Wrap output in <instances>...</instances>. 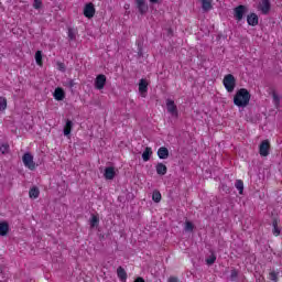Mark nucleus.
Instances as JSON below:
<instances>
[{
  "label": "nucleus",
  "instance_id": "obj_28",
  "mask_svg": "<svg viewBox=\"0 0 282 282\" xmlns=\"http://www.w3.org/2000/svg\"><path fill=\"white\" fill-rule=\"evenodd\" d=\"M235 187L239 191V195H243V181L237 180L235 183Z\"/></svg>",
  "mask_w": 282,
  "mask_h": 282
},
{
  "label": "nucleus",
  "instance_id": "obj_5",
  "mask_svg": "<svg viewBox=\"0 0 282 282\" xmlns=\"http://www.w3.org/2000/svg\"><path fill=\"white\" fill-rule=\"evenodd\" d=\"M166 109L167 113H170L173 118H180V111L177 110V106L173 99H166Z\"/></svg>",
  "mask_w": 282,
  "mask_h": 282
},
{
  "label": "nucleus",
  "instance_id": "obj_15",
  "mask_svg": "<svg viewBox=\"0 0 282 282\" xmlns=\"http://www.w3.org/2000/svg\"><path fill=\"white\" fill-rule=\"evenodd\" d=\"M156 153L160 160H169V149L166 147L159 148Z\"/></svg>",
  "mask_w": 282,
  "mask_h": 282
},
{
  "label": "nucleus",
  "instance_id": "obj_39",
  "mask_svg": "<svg viewBox=\"0 0 282 282\" xmlns=\"http://www.w3.org/2000/svg\"><path fill=\"white\" fill-rule=\"evenodd\" d=\"M167 282H180V280L175 276L169 278Z\"/></svg>",
  "mask_w": 282,
  "mask_h": 282
},
{
  "label": "nucleus",
  "instance_id": "obj_18",
  "mask_svg": "<svg viewBox=\"0 0 282 282\" xmlns=\"http://www.w3.org/2000/svg\"><path fill=\"white\" fill-rule=\"evenodd\" d=\"M155 169H156L158 175H166L169 171V167H166L164 163H158Z\"/></svg>",
  "mask_w": 282,
  "mask_h": 282
},
{
  "label": "nucleus",
  "instance_id": "obj_4",
  "mask_svg": "<svg viewBox=\"0 0 282 282\" xmlns=\"http://www.w3.org/2000/svg\"><path fill=\"white\" fill-rule=\"evenodd\" d=\"M248 12V7L243 6V4H240L238 7H236L234 9V17L236 19V21H242L243 20V17H246Z\"/></svg>",
  "mask_w": 282,
  "mask_h": 282
},
{
  "label": "nucleus",
  "instance_id": "obj_23",
  "mask_svg": "<svg viewBox=\"0 0 282 282\" xmlns=\"http://www.w3.org/2000/svg\"><path fill=\"white\" fill-rule=\"evenodd\" d=\"M272 226H273V235L274 237H279V235H281V229L279 228V220H276L275 218L272 221Z\"/></svg>",
  "mask_w": 282,
  "mask_h": 282
},
{
  "label": "nucleus",
  "instance_id": "obj_14",
  "mask_svg": "<svg viewBox=\"0 0 282 282\" xmlns=\"http://www.w3.org/2000/svg\"><path fill=\"white\" fill-rule=\"evenodd\" d=\"M10 232V224L8 221L0 223V237H6Z\"/></svg>",
  "mask_w": 282,
  "mask_h": 282
},
{
  "label": "nucleus",
  "instance_id": "obj_32",
  "mask_svg": "<svg viewBox=\"0 0 282 282\" xmlns=\"http://www.w3.org/2000/svg\"><path fill=\"white\" fill-rule=\"evenodd\" d=\"M68 39L69 41H76V31L72 28L68 29Z\"/></svg>",
  "mask_w": 282,
  "mask_h": 282
},
{
  "label": "nucleus",
  "instance_id": "obj_38",
  "mask_svg": "<svg viewBox=\"0 0 282 282\" xmlns=\"http://www.w3.org/2000/svg\"><path fill=\"white\" fill-rule=\"evenodd\" d=\"M270 279H271V281H276V279H278L276 272H271L270 273Z\"/></svg>",
  "mask_w": 282,
  "mask_h": 282
},
{
  "label": "nucleus",
  "instance_id": "obj_7",
  "mask_svg": "<svg viewBox=\"0 0 282 282\" xmlns=\"http://www.w3.org/2000/svg\"><path fill=\"white\" fill-rule=\"evenodd\" d=\"M259 153L262 158H268L270 155V141L264 140L259 145Z\"/></svg>",
  "mask_w": 282,
  "mask_h": 282
},
{
  "label": "nucleus",
  "instance_id": "obj_8",
  "mask_svg": "<svg viewBox=\"0 0 282 282\" xmlns=\"http://www.w3.org/2000/svg\"><path fill=\"white\" fill-rule=\"evenodd\" d=\"M96 14V7L94 6V3H87L84 7V17H86V19H94V15Z\"/></svg>",
  "mask_w": 282,
  "mask_h": 282
},
{
  "label": "nucleus",
  "instance_id": "obj_9",
  "mask_svg": "<svg viewBox=\"0 0 282 282\" xmlns=\"http://www.w3.org/2000/svg\"><path fill=\"white\" fill-rule=\"evenodd\" d=\"M106 85H107V76L102 74L97 75L95 79V89H98V90L105 89Z\"/></svg>",
  "mask_w": 282,
  "mask_h": 282
},
{
  "label": "nucleus",
  "instance_id": "obj_33",
  "mask_svg": "<svg viewBox=\"0 0 282 282\" xmlns=\"http://www.w3.org/2000/svg\"><path fill=\"white\" fill-rule=\"evenodd\" d=\"M33 8H34V10H41V8H43V1L34 0L33 1Z\"/></svg>",
  "mask_w": 282,
  "mask_h": 282
},
{
  "label": "nucleus",
  "instance_id": "obj_20",
  "mask_svg": "<svg viewBox=\"0 0 282 282\" xmlns=\"http://www.w3.org/2000/svg\"><path fill=\"white\" fill-rule=\"evenodd\" d=\"M271 96L273 98L274 107L276 108L281 107V96H279V94H276L275 90H272Z\"/></svg>",
  "mask_w": 282,
  "mask_h": 282
},
{
  "label": "nucleus",
  "instance_id": "obj_41",
  "mask_svg": "<svg viewBox=\"0 0 282 282\" xmlns=\"http://www.w3.org/2000/svg\"><path fill=\"white\" fill-rule=\"evenodd\" d=\"M142 47L140 46V44L138 45V56H142Z\"/></svg>",
  "mask_w": 282,
  "mask_h": 282
},
{
  "label": "nucleus",
  "instance_id": "obj_26",
  "mask_svg": "<svg viewBox=\"0 0 282 282\" xmlns=\"http://www.w3.org/2000/svg\"><path fill=\"white\" fill-rule=\"evenodd\" d=\"M195 230V225L191 223V220L185 221L184 231L185 232H193Z\"/></svg>",
  "mask_w": 282,
  "mask_h": 282
},
{
  "label": "nucleus",
  "instance_id": "obj_2",
  "mask_svg": "<svg viewBox=\"0 0 282 282\" xmlns=\"http://www.w3.org/2000/svg\"><path fill=\"white\" fill-rule=\"evenodd\" d=\"M223 85L229 94H232L237 87V78H235V75L228 74L224 77Z\"/></svg>",
  "mask_w": 282,
  "mask_h": 282
},
{
  "label": "nucleus",
  "instance_id": "obj_42",
  "mask_svg": "<svg viewBox=\"0 0 282 282\" xmlns=\"http://www.w3.org/2000/svg\"><path fill=\"white\" fill-rule=\"evenodd\" d=\"M134 282H144V280L142 278H137Z\"/></svg>",
  "mask_w": 282,
  "mask_h": 282
},
{
  "label": "nucleus",
  "instance_id": "obj_11",
  "mask_svg": "<svg viewBox=\"0 0 282 282\" xmlns=\"http://www.w3.org/2000/svg\"><path fill=\"white\" fill-rule=\"evenodd\" d=\"M247 23L252 28L259 25V15H257V13H250L247 15Z\"/></svg>",
  "mask_w": 282,
  "mask_h": 282
},
{
  "label": "nucleus",
  "instance_id": "obj_24",
  "mask_svg": "<svg viewBox=\"0 0 282 282\" xmlns=\"http://www.w3.org/2000/svg\"><path fill=\"white\" fill-rule=\"evenodd\" d=\"M39 195H41V192L39 191V187H32L29 191V196L33 199H37Z\"/></svg>",
  "mask_w": 282,
  "mask_h": 282
},
{
  "label": "nucleus",
  "instance_id": "obj_34",
  "mask_svg": "<svg viewBox=\"0 0 282 282\" xmlns=\"http://www.w3.org/2000/svg\"><path fill=\"white\" fill-rule=\"evenodd\" d=\"M8 107V101L6 98H0V111H4V109Z\"/></svg>",
  "mask_w": 282,
  "mask_h": 282
},
{
  "label": "nucleus",
  "instance_id": "obj_12",
  "mask_svg": "<svg viewBox=\"0 0 282 282\" xmlns=\"http://www.w3.org/2000/svg\"><path fill=\"white\" fill-rule=\"evenodd\" d=\"M53 97L57 101L65 100V90L61 87L55 88L53 93Z\"/></svg>",
  "mask_w": 282,
  "mask_h": 282
},
{
  "label": "nucleus",
  "instance_id": "obj_17",
  "mask_svg": "<svg viewBox=\"0 0 282 282\" xmlns=\"http://www.w3.org/2000/svg\"><path fill=\"white\" fill-rule=\"evenodd\" d=\"M72 129H74V122L72 120H66V124L64 127V135H70Z\"/></svg>",
  "mask_w": 282,
  "mask_h": 282
},
{
  "label": "nucleus",
  "instance_id": "obj_1",
  "mask_svg": "<svg viewBox=\"0 0 282 282\" xmlns=\"http://www.w3.org/2000/svg\"><path fill=\"white\" fill-rule=\"evenodd\" d=\"M250 91L246 88H240L234 97V105L236 107H248L250 105Z\"/></svg>",
  "mask_w": 282,
  "mask_h": 282
},
{
  "label": "nucleus",
  "instance_id": "obj_37",
  "mask_svg": "<svg viewBox=\"0 0 282 282\" xmlns=\"http://www.w3.org/2000/svg\"><path fill=\"white\" fill-rule=\"evenodd\" d=\"M9 149H10V145H8V144H2V145L0 147V151H1V153H3V154L8 153Z\"/></svg>",
  "mask_w": 282,
  "mask_h": 282
},
{
  "label": "nucleus",
  "instance_id": "obj_16",
  "mask_svg": "<svg viewBox=\"0 0 282 282\" xmlns=\"http://www.w3.org/2000/svg\"><path fill=\"white\" fill-rule=\"evenodd\" d=\"M151 155H153V150L147 147L142 153L143 162H149V160H151Z\"/></svg>",
  "mask_w": 282,
  "mask_h": 282
},
{
  "label": "nucleus",
  "instance_id": "obj_6",
  "mask_svg": "<svg viewBox=\"0 0 282 282\" xmlns=\"http://www.w3.org/2000/svg\"><path fill=\"white\" fill-rule=\"evenodd\" d=\"M134 3L139 14L144 15L149 12V4L147 3V0H135Z\"/></svg>",
  "mask_w": 282,
  "mask_h": 282
},
{
  "label": "nucleus",
  "instance_id": "obj_10",
  "mask_svg": "<svg viewBox=\"0 0 282 282\" xmlns=\"http://www.w3.org/2000/svg\"><path fill=\"white\" fill-rule=\"evenodd\" d=\"M148 91H149V83L144 78L140 79L139 94H141L142 98H147Z\"/></svg>",
  "mask_w": 282,
  "mask_h": 282
},
{
  "label": "nucleus",
  "instance_id": "obj_35",
  "mask_svg": "<svg viewBox=\"0 0 282 282\" xmlns=\"http://www.w3.org/2000/svg\"><path fill=\"white\" fill-rule=\"evenodd\" d=\"M57 69H58V72H63V73H65L66 72V67H65V63H63V62H57Z\"/></svg>",
  "mask_w": 282,
  "mask_h": 282
},
{
  "label": "nucleus",
  "instance_id": "obj_3",
  "mask_svg": "<svg viewBox=\"0 0 282 282\" xmlns=\"http://www.w3.org/2000/svg\"><path fill=\"white\" fill-rule=\"evenodd\" d=\"M22 162L24 166L30 171H34V169H36V163H34V156L29 152L23 154Z\"/></svg>",
  "mask_w": 282,
  "mask_h": 282
},
{
  "label": "nucleus",
  "instance_id": "obj_40",
  "mask_svg": "<svg viewBox=\"0 0 282 282\" xmlns=\"http://www.w3.org/2000/svg\"><path fill=\"white\" fill-rule=\"evenodd\" d=\"M152 6H155V3L160 4L162 3V0H149Z\"/></svg>",
  "mask_w": 282,
  "mask_h": 282
},
{
  "label": "nucleus",
  "instance_id": "obj_36",
  "mask_svg": "<svg viewBox=\"0 0 282 282\" xmlns=\"http://www.w3.org/2000/svg\"><path fill=\"white\" fill-rule=\"evenodd\" d=\"M75 86H76V82H74V79H68L66 82V87H68L69 89H74Z\"/></svg>",
  "mask_w": 282,
  "mask_h": 282
},
{
  "label": "nucleus",
  "instance_id": "obj_29",
  "mask_svg": "<svg viewBox=\"0 0 282 282\" xmlns=\"http://www.w3.org/2000/svg\"><path fill=\"white\" fill-rule=\"evenodd\" d=\"M35 62L37 65H43V52L41 51L35 52Z\"/></svg>",
  "mask_w": 282,
  "mask_h": 282
},
{
  "label": "nucleus",
  "instance_id": "obj_31",
  "mask_svg": "<svg viewBox=\"0 0 282 282\" xmlns=\"http://www.w3.org/2000/svg\"><path fill=\"white\" fill-rule=\"evenodd\" d=\"M229 279L231 281H237V279H239V271L237 269L232 268L230 271Z\"/></svg>",
  "mask_w": 282,
  "mask_h": 282
},
{
  "label": "nucleus",
  "instance_id": "obj_21",
  "mask_svg": "<svg viewBox=\"0 0 282 282\" xmlns=\"http://www.w3.org/2000/svg\"><path fill=\"white\" fill-rule=\"evenodd\" d=\"M117 276L120 281H127V271L122 267H118L117 269Z\"/></svg>",
  "mask_w": 282,
  "mask_h": 282
},
{
  "label": "nucleus",
  "instance_id": "obj_13",
  "mask_svg": "<svg viewBox=\"0 0 282 282\" xmlns=\"http://www.w3.org/2000/svg\"><path fill=\"white\" fill-rule=\"evenodd\" d=\"M104 177L105 180H113V177H116V169H113L112 166L106 167Z\"/></svg>",
  "mask_w": 282,
  "mask_h": 282
},
{
  "label": "nucleus",
  "instance_id": "obj_19",
  "mask_svg": "<svg viewBox=\"0 0 282 282\" xmlns=\"http://www.w3.org/2000/svg\"><path fill=\"white\" fill-rule=\"evenodd\" d=\"M270 8H272L270 0H263L261 7L262 14H268L270 12Z\"/></svg>",
  "mask_w": 282,
  "mask_h": 282
},
{
  "label": "nucleus",
  "instance_id": "obj_22",
  "mask_svg": "<svg viewBox=\"0 0 282 282\" xmlns=\"http://www.w3.org/2000/svg\"><path fill=\"white\" fill-rule=\"evenodd\" d=\"M202 9L204 12L213 10V2H210V0H202Z\"/></svg>",
  "mask_w": 282,
  "mask_h": 282
},
{
  "label": "nucleus",
  "instance_id": "obj_27",
  "mask_svg": "<svg viewBox=\"0 0 282 282\" xmlns=\"http://www.w3.org/2000/svg\"><path fill=\"white\" fill-rule=\"evenodd\" d=\"M152 199L153 202H155V204H160V202H162V194L160 193V191L153 192Z\"/></svg>",
  "mask_w": 282,
  "mask_h": 282
},
{
  "label": "nucleus",
  "instance_id": "obj_25",
  "mask_svg": "<svg viewBox=\"0 0 282 282\" xmlns=\"http://www.w3.org/2000/svg\"><path fill=\"white\" fill-rule=\"evenodd\" d=\"M98 224H100V218L96 215H91L90 228H98Z\"/></svg>",
  "mask_w": 282,
  "mask_h": 282
},
{
  "label": "nucleus",
  "instance_id": "obj_30",
  "mask_svg": "<svg viewBox=\"0 0 282 282\" xmlns=\"http://www.w3.org/2000/svg\"><path fill=\"white\" fill-rule=\"evenodd\" d=\"M206 264L213 265L215 261H217V256L215 253H212L209 257L206 258Z\"/></svg>",
  "mask_w": 282,
  "mask_h": 282
}]
</instances>
